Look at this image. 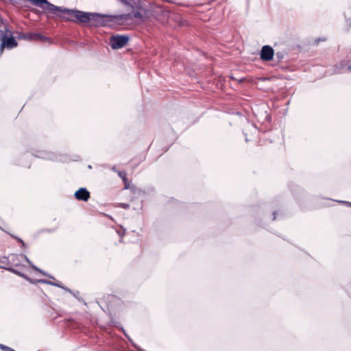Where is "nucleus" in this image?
<instances>
[{"label": "nucleus", "instance_id": "obj_19", "mask_svg": "<svg viewBox=\"0 0 351 351\" xmlns=\"http://www.w3.org/2000/svg\"><path fill=\"white\" fill-rule=\"evenodd\" d=\"M337 202L339 203L343 204L348 206L351 207V202H346V201H337Z\"/></svg>", "mask_w": 351, "mask_h": 351}, {"label": "nucleus", "instance_id": "obj_30", "mask_svg": "<svg viewBox=\"0 0 351 351\" xmlns=\"http://www.w3.org/2000/svg\"><path fill=\"white\" fill-rule=\"evenodd\" d=\"M277 56H278V57H279V58H280V57H281V55H279V53H277Z\"/></svg>", "mask_w": 351, "mask_h": 351}, {"label": "nucleus", "instance_id": "obj_29", "mask_svg": "<svg viewBox=\"0 0 351 351\" xmlns=\"http://www.w3.org/2000/svg\"><path fill=\"white\" fill-rule=\"evenodd\" d=\"M38 12H39V11H38V10H36L34 11V13L38 14Z\"/></svg>", "mask_w": 351, "mask_h": 351}, {"label": "nucleus", "instance_id": "obj_11", "mask_svg": "<svg viewBox=\"0 0 351 351\" xmlns=\"http://www.w3.org/2000/svg\"><path fill=\"white\" fill-rule=\"evenodd\" d=\"M30 266L32 267V268L36 271H38L40 272V274H42L43 275L45 276H48L51 278H53V277L49 276L48 274H47L46 272H45L44 271L41 270L40 269H39L38 267H37L36 265H34L32 263V265H30Z\"/></svg>", "mask_w": 351, "mask_h": 351}, {"label": "nucleus", "instance_id": "obj_15", "mask_svg": "<svg viewBox=\"0 0 351 351\" xmlns=\"http://www.w3.org/2000/svg\"><path fill=\"white\" fill-rule=\"evenodd\" d=\"M125 336L128 337V339H129V341L132 343V346L136 348L138 351H143L138 346H137L132 341V339L128 337V335L126 334H125Z\"/></svg>", "mask_w": 351, "mask_h": 351}, {"label": "nucleus", "instance_id": "obj_1", "mask_svg": "<svg viewBox=\"0 0 351 351\" xmlns=\"http://www.w3.org/2000/svg\"><path fill=\"white\" fill-rule=\"evenodd\" d=\"M133 10L132 14H123L118 15H112L108 16V21L121 25L125 22L131 21L133 17L145 21L149 17V11L144 8L140 2L136 3L134 1L130 5Z\"/></svg>", "mask_w": 351, "mask_h": 351}, {"label": "nucleus", "instance_id": "obj_33", "mask_svg": "<svg viewBox=\"0 0 351 351\" xmlns=\"http://www.w3.org/2000/svg\"><path fill=\"white\" fill-rule=\"evenodd\" d=\"M88 168L91 169L92 168L91 165H88Z\"/></svg>", "mask_w": 351, "mask_h": 351}, {"label": "nucleus", "instance_id": "obj_6", "mask_svg": "<svg viewBox=\"0 0 351 351\" xmlns=\"http://www.w3.org/2000/svg\"><path fill=\"white\" fill-rule=\"evenodd\" d=\"M274 56V50L269 45H264L260 52V58L263 61H270Z\"/></svg>", "mask_w": 351, "mask_h": 351}, {"label": "nucleus", "instance_id": "obj_3", "mask_svg": "<svg viewBox=\"0 0 351 351\" xmlns=\"http://www.w3.org/2000/svg\"><path fill=\"white\" fill-rule=\"evenodd\" d=\"M32 156L38 158H42L45 160H49L52 161H64V160L62 158L63 156L58 154L55 152L48 151V150H44V149H36L33 151Z\"/></svg>", "mask_w": 351, "mask_h": 351}, {"label": "nucleus", "instance_id": "obj_20", "mask_svg": "<svg viewBox=\"0 0 351 351\" xmlns=\"http://www.w3.org/2000/svg\"><path fill=\"white\" fill-rule=\"evenodd\" d=\"M22 278H25L26 280H27L29 282H32V279L27 276L25 274H23V276H21Z\"/></svg>", "mask_w": 351, "mask_h": 351}, {"label": "nucleus", "instance_id": "obj_5", "mask_svg": "<svg viewBox=\"0 0 351 351\" xmlns=\"http://www.w3.org/2000/svg\"><path fill=\"white\" fill-rule=\"evenodd\" d=\"M8 262L14 267H19L22 265L23 261H25L30 265L32 261L23 254H10L7 258Z\"/></svg>", "mask_w": 351, "mask_h": 351}, {"label": "nucleus", "instance_id": "obj_12", "mask_svg": "<svg viewBox=\"0 0 351 351\" xmlns=\"http://www.w3.org/2000/svg\"><path fill=\"white\" fill-rule=\"evenodd\" d=\"M0 349H1L3 351H15L12 348H10L7 346L3 345L1 343H0Z\"/></svg>", "mask_w": 351, "mask_h": 351}, {"label": "nucleus", "instance_id": "obj_32", "mask_svg": "<svg viewBox=\"0 0 351 351\" xmlns=\"http://www.w3.org/2000/svg\"><path fill=\"white\" fill-rule=\"evenodd\" d=\"M71 293V294H73L74 296H75V295H76V293H73V292H72V293Z\"/></svg>", "mask_w": 351, "mask_h": 351}, {"label": "nucleus", "instance_id": "obj_17", "mask_svg": "<svg viewBox=\"0 0 351 351\" xmlns=\"http://www.w3.org/2000/svg\"><path fill=\"white\" fill-rule=\"evenodd\" d=\"M34 37H36V38L40 39V40H45L46 39V37H45L44 36H43L40 34H34Z\"/></svg>", "mask_w": 351, "mask_h": 351}, {"label": "nucleus", "instance_id": "obj_26", "mask_svg": "<svg viewBox=\"0 0 351 351\" xmlns=\"http://www.w3.org/2000/svg\"><path fill=\"white\" fill-rule=\"evenodd\" d=\"M273 215H274L273 219L274 220V219H276V212H274V213H273Z\"/></svg>", "mask_w": 351, "mask_h": 351}, {"label": "nucleus", "instance_id": "obj_31", "mask_svg": "<svg viewBox=\"0 0 351 351\" xmlns=\"http://www.w3.org/2000/svg\"><path fill=\"white\" fill-rule=\"evenodd\" d=\"M277 56H278V57H279V58H280V57H281V55H279V53H277Z\"/></svg>", "mask_w": 351, "mask_h": 351}, {"label": "nucleus", "instance_id": "obj_9", "mask_svg": "<svg viewBox=\"0 0 351 351\" xmlns=\"http://www.w3.org/2000/svg\"><path fill=\"white\" fill-rule=\"evenodd\" d=\"M349 66L348 61L346 60H342L339 64L334 67V74L343 73L347 72L346 67Z\"/></svg>", "mask_w": 351, "mask_h": 351}, {"label": "nucleus", "instance_id": "obj_25", "mask_svg": "<svg viewBox=\"0 0 351 351\" xmlns=\"http://www.w3.org/2000/svg\"><path fill=\"white\" fill-rule=\"evenodd\" d=\"M44 231H45V232H53V231H54V230H49V229H47V230H44Z\"/></svg>", "mask_w": 351, "mask_h": 351}, {"label": "nucleus", "instance_id": "obj_10", "mask_svg": "<svg viewBox=\"0 0 351 351\" xmlns=\"http://www.w3.org/2000/svg\"><path fill=\"white\" fill-rule=\"evenodd\" d=\"M5 270H8L19 276H23V273H21V271H19V270L13 268L12 267H3Z\"/></svg>", "mask_w": 351, "mask_h": 351}, {"label": "nucleus", "instance_id": "obj_21", "mask_svg": "<svg viewBox=\"0 0 351 351\" xmlns=\"http://www.w3.org/2000/svg\"><path fill=\"white\" fill-rule=\"evenodd\" d=\"M120 206L125 209H128L130 208V205L128 204H124V203L120 204Z\"/></svg>", "mask_w": 351, "mask_h": 351}, {"label": "nucleus", "instance_id": "obj_13", "mask_svg": "<svg viewBox=\"0 0 351 351\" xmlns=\"http://www.w3.org/2000/svg\"><path fill=\"white\" fill-rule=\"evenodd\" d=\"M118 176L123 180V182L127 180L126 173L124 171H119Z\"/></svg>", "mask_w": 351, "mask_h": 351}, {"label": "nucleus", "instance_id": "obj_2", "mask_svg": "<svg viewBox=\"0 0 351 351\" xmlns=\"http://www.w3.org/2000/svg\"><path fill=\"white\" fill-rule=\"evenodd\" d=\"M2 28H0V40L2 44L8 49H13L18 45L15 38L12 36H8V29L5 24L1 25Z\"/></svg>", "mask_w": 351, "mask_h": 351}, {"label": "nucleus", "instance_id": "obj_18", "mask_svg": "<svg viewBox=\"0 0 351 351\" xmlns=\"http://www.w3.org/2000/svg\"><path fill=\"white\" fill-rule=\"evenodd\" d=\"M6 48L5 46H4V44H2L1 43V45H0V57L1 56L3 52V49Z\"/></svg>", "mask_w": 351, "mask_h": 351}, {"label": "nucleus", "instance_id": "obj_27", "mask_svg": "<svg viewBox=\"0 0 351 351\" xmlns=\"http://www.w3.org/2000/svg\"><path fill=\"white\" fill-rule=\"evenodd\" d=\"M36 282H38V280H32V284H35Z\"/></svg>", "mask_w": 351, "mask_h": 351}, {"label": "nucleus", "instance_id": "obj_22", "mask_svg": "<svg viewBox=\"0 0 351 351\" xmlns=\"http://www.w3.org/2000/svg\"><path fill=\"white\" fill-rule=\"evenodd\" d=\"M346 69L348 70V72H351V64L346 67Z\"/></svg>", "mask_w": 351, "mask_h": 351}, {"label": "nucleus", "instance_id": "obj_28", "mask_svg": "<svg viewBox=\"0 0 351 351\" xmlns=\"http://www.w3.org/2000/svg\"><path fill=\"white\" fill-rule=\"evenodd\" d=\"M2 24H3V23L0 21V28H2V26H1Z\"/></svg>", "mask_w": 351, "mask_h": 351}, {"label": "nucleus", "instance_id": "obj_7", "mask_svg": "<svg viewBox=\"0 0 351 351\" xmlns=\"http://www.w3.org/2000/svg\"><path fill=\"white\" fill-rule=\"evenodd\" d=\"M75 197L78 200L86 202L90 198V193L86 188H80L75 191Z\"/></svg>", "mask_w": 351, "mask_h": 351}, {"label": "nucleus", "instance_id": "obj_24", "mask_svg": "<svg viewBox=\"0 0 351 351\" xmlns=\"http://www.w3.org/2000/svg\"><path fill=\"white\" fill-rule=\"evenodd\" d=\"M112 170L113 171H114V172H117V173L119 172V171L117 170V169H116V167H112Z\"/></svg>", "mask_w": 351, "mask_h": 351}, {"label": "nucleus", "instance_id": "obj_14", "mask_svg": "<svg viewBox=\"0 0 351 351\" xmlns=\"http://www.w3.org/2000/svg\"><path fill=\"white\" fill-rule=\"evenodd\" d=\"M10 236L12 237H13L14 239H16L19 242H20L22 244V246L23 247H25V246H26L25 243V242L21 239L17 237L16 236L12 235V234H10Z\"/></svg>", "mask_w": 351, "mask_h": 351}, {"label": "nucleus", "instance_id": "obj_23", "mask_svg": "<svg viewBox=\"0 0 351 351\" xmlns=\"http://www.w3.org/2000/svg\"><path fill=\"white\" fill-rule=\"evenodd\" d=\"M124 182V184H125V189H128V188H129V185H128V183H127V180H126V181H125V182Z\"/></svg>", "mask_w": 351, "mask_h": 351}, {"label": "nucleus", "instance_id": "obj_8", "mask_svg": "<svg viewBox=\"0 0 351 351\" xmlns=\"http://www.w3.org/2000/svg\"><path fill=\"white\" fill-rule=\"evenodd\" d=\"M38 282H40V283H43V284H46V285H49L55 286V287L61 288V289L65 290L66 291H67L69 293H72V291L70 289H69L68 287H66L64 285H62V284L60 282H59V281L53 282V281H51V280H49L40 279V280H38Z\"/></svg>", "mask_w": 351, "mask_h": 351}, {"label": "nucleus", "instance_id": "obj_4", "mask_svg": "<svg viewBox=\"0 0 351 351\" xmlns=\"http://www.w3.org/2000/svg\"><path fill=\"white\" fill-rule=\"evenodd\" d=\"M130 37L127 35L112 36L110 38L109 45L113 49H118L123 47L128 42Z\"/></svg>", "mask_w": 351, "mask_h": 351}, {"label": "nucleus", "instance_id": "obj_16", "mask_svg": "<svg viewBox=\"0 0 351 351\" xmlns=\"http://www.w3.org/2000/svg\"><path fill=\"white\" fill-rule=\"evenodd\" d=\"M22 38H25V39H32L34 38V34H24Z\"/></svg>", "mask_w": 351, "mask_h": 351}, {"label": "nucleus", "instance_id": "obj_34", "mask_svg": "<svg viewBox=\"0 0 351 351\" xmlns=\"http://www.w3.org/2000/svg\"><path fill=\"white\" fill-rule=\"evenodd\" d=\"M0 229L2 230L3 231H5L4 230H3V228L0 226Z\"/></svg>", "mask_w": 351, "mask_h": 351}]
</instances>
